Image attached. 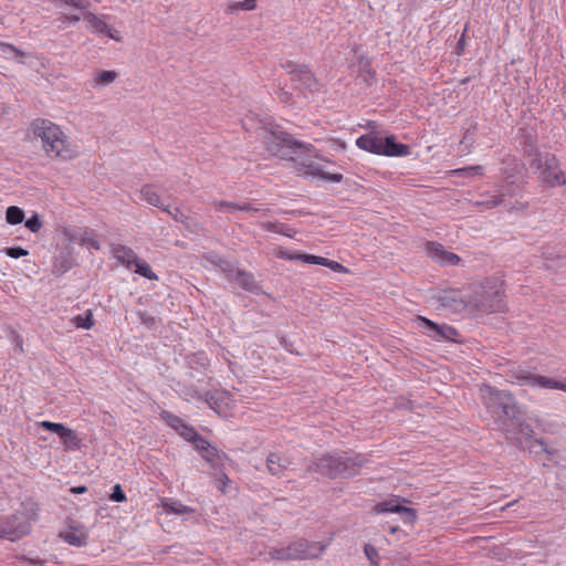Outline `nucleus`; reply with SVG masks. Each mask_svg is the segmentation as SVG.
<instances>
[{"label":"nucleus","instance_id":"f257e3e1","mask_svg":"<svg viewBox=\"0 0 566 566\" xmlns=\"http://www.w3.org/2000/svg\"><path fill=\"white\" fill-rule=\"evenodd\" d=\"M484 399L488 413L493 418L496 429L501 430L515 447L523 446L522 437L531 440L534 430L524 421V410L509 390L488 387Z\"/></svg>","mask_w":566,"mask_h":566},{"label":"nucleus","instance_id":"f03ea898","mask_svg":"<svg viewBox=\"0 0 566 566\" xmlns=\"http://www.w3.org/2000/svg\"><path fill=\"white\" fill-rule=\"evenodd\" d=\"M366 462L364 454L349 455L345 451H336L314 457L307 465V471L328 479H348L357 475Z\"/></svg>","mask_w":566,"mask_h":566},{"label":"nucleus","instance_id":"7ed1b4c3","mask_svg":"<svg viewBox=\"0 0 566 566\" xmlns=\"http://www.w3.org/2000/svg\"><path fill=\"white\" fill-rule=\"evenodd\" d=\"M266 135L264 143L266 150L275 157L286 160H294L293 155L298 153H310L314 146L295 139L275 123L264 125Z\"/></svg>","mask_w":566,"mask_h":566},{"label":"nucleus","instance_id":"20e7f679","mask_svg":"<svg viewBox=\"0 0 566 566\" xmlns=\"http://www.w3.org/2000/svg\"><path fill=\"white\" fill-rule=\"evenodd\" d=\"M471 311L483 313H501L506 310L503 283L497 279H485L468 295Z\"/></svg>","mask_w":566,"mask_h":566},{"label":"nucleus","instance_id":"39448f33","mask_svg":"<svg viewBox=\"0 0 566 566\" xmlns=\"http://www.w3.org/2000/svg\"><path fill=\"white\" fill-rule=\"evenodd\" d=\"M31 128L34 136L41 138L42 148L49 157L64 160L72 158L73 150L60 126L49 119L38 118L32 123Z\"/></svg>","mask_w":566,"mask_h":566},{"label":"nucleus","instance_id":"423d86ee","mask_svg":"<svg viewBox=\"0 0 566 566\" xmlns=\"http://www.w3.org/2000/svg\"><path fill=\"white\" fill-rule=\"evenodd\" d=\"M355 145L367 153L386 157H406L411 153L410 146L397 142L395 135L381 137L376 132H369L359 136Z\"/></svg>","mask_w":566,"mask_h":566},{"label":"nucleus","instance_id":"0eeeda50","mask_svg":"<svg viewBox=\"0 0 566 566\" xmlns=\"http://www.w3.org/2000/svg\"><path fill=\"white\" fill-rule=\"evenodd\" d=\"M329 542H308L305 538H298L285 547L271 548L270 558L280 562L302 560L318 558L328 546Z\"/></svg>","mask_w":566,"mask_h":566},{"label":"nucleus","instance_id":"6e6552de","mask_svg":"<svg viewBox=\"0 0 566 566\" xmlns=\"http://www.w3.org/2000/svg\"><path fill=\"white\" fill-rule=\"evenodd\" d=\"M35 518L34 512L21 509L0 520L7 539L14 542L28 535L31 531V522Z\"/></svg>","mask_w":566,"mask_h":566},{"label":"nucleus","instance_id":"1a4fd4ad","mask_svg":"<svg viewBox=\"0 0 566 566\" xmlns=\"http://www.w3.org/2000/svg\"><path fill=\"white\" fill-rule=\"evenodd\" d=\"M407 502L409 501L405 497L392 495L391 497L377 503L371 509V512L376 514L395 513L400 515L405 524L412 525L416 523L418 514L415 509L405 505Z\"/></svg>","mask_w":566,"mask_h":566},{"label":"nucleus","instance_id":"9d476101","mask_svg":"<svg viewBox=\"0 0 566 566\" xmlns=\"http://www.w3.org/2000/svg\"><path fill=\"white\" fill-rule=\"evenodd\" d=\"M542 175L543 182L548 187L566 186V176L560 168L558 158L551 153L541 155L539 169H532Z\"/></svg>","mask_w":566,"mask_h":566},{"label":"nucleus","instance_id":"9b49d317","mask_svg":"<svg viewBox=\"0 0 566 566\" xmlns=\"http://www.w3.org/2000/svg\"><path fill=\"white\" fill-rule=\"evenodd\" d=\"M517 138L528 167L531 169H539L542 153L537 148V134L534 129L521 128Z\"/></svg>","mask_w":566,"mask_h":566},{"label":"nucleus","instance_id":"f8f14e48","mask_svg":"<svg viewBox=\"0 0 566 566\" xmlns=\"http://www.w3.org/2000/svg\"><path fill=\"white\" fill-rule=\"evenodd\" d=\"M513 377L521 385H530L532 387H541L547 389H558L566 392V378L557 380L542 375H534L527 370H518Z\"/></svg>","mask_w":566,"mask_h":566},{"label":"nucleus","instance_id":"ddd939ff","mask_svg":"<svg viewBox=\"0 0 566 566\" xmlns=\"http://www.w3.org/2000/svg\"><path fill=\"white\" fill-rule=\"evenodd\" d=\"M419 326L422 327L424 333L437 342L441 340H451L459 342L457 337L459 336V332L453 326L448 324H438L427 317L419 316Z\"/></svg>","mask_w":566,"mask_h":566},{"label":"nucleus","instance_id":"4468645a","mask_svg":"<svg viewBox=\"0 0 566 566\" xmlns=\"http://www.w3.org/2000/svg\"><path fill=\"white\" fill-rule=\"evenodd\" d=\"M160 418L188 442L195 440V437L199 433L195 427L186 423L179 416L170 411L163 410Z\"/></svg>","mask_w":566,"mask_h":566},{"label":"nucleus","instance_id":"2eb2a0df","mask_svg":"<svg viewBox=\"0 0 566 566\" xmlns=\"http://www.w3.org/2000/svg\"><path fill=\"white\" fill-rule=\"evenodd\" d=\"M426 251L432 260L441 265H458L461 262V258L458 254L447 251L443 245L438 242H427Z\"/></svg>","mask_w":566,"mask_h":566},{"label":"nucleus","instance_id":"dca6fc26","mask_svg":"<svg viewBox=\"0 0 566 566\" xmlns=\"http://www.w3.org/2000/svg\"><path fill=\"white\" fill-rule=\"evenodd\" d=\"M438 300L443 307L450 308L455 313H460L464 310H470L468 296L463 297L460 291H443L442 293L439 294Z\"/></svg>","mask_w":566,"mask_h":566},{"label":"nucleus","instance_id":"f3484780","mask_svg":"<svg viewBox=\"0 0 566 566\" xmlns=\"http://www.w3.org/2000/svg\"><path fill=\"white\" fill-rule=\"evenodd\" d=\"M292 82H297L298 85L295 88H302L310 93H316L319 91L321 84L308 65L304 64L296 75L292 78Z\"/></svg>","mask_w":566,"mask_h":566},{"label":"nucleus","instance_id":"a211bd4d","mask_svg":"<svg viewBox=\"0 0 566 566\" xmlns=\"http://www.w3.org/2000/svg\"><path fill=\"white\" fill-rule=\"evenodd\" d=\"M228 280L237 283L242 290L259 294L261 292V286L254 280V276L251 272L245 270H238L234 272V275L228 274Z\"/></svg>","mask_w":566,"mask_h":566},{"label":"nucleus","instance_id":"6ab92c4d","mask_svg":"<svg viewBox=\"0 0 566 566\" xmlns=\"http://www.w3.org/2000/svg\"><path fill=\"white\" fill-rule=\"evenodd\" d=\"M74 266V259L72 253L64 249L53 258L52 273L61 276Z\"/></svg>","mask_w":566,"mask_h":566},{"label":"nucleus","instance_id":"aec40b11","mask_svg":"<svg viewBox=\"0 0 566 566\" xmlns=\"http://www.w3.org/2000/svg\"><path fill=\"white\" fill-rule=\"evenodd\" d=\"M302 166L305 167V170L303 171V176H313V177H318V178H322L326 181H329V182H334V184H338L343 180V175L342 174H332V172H327L325 171L319 165L317 164H314V163H310V164H305V163H302Z\"/></svg>","mask_w":566,"mask_h":566},{"label":"nucleus","instance_id":"412c9836","mask_svg":"<svg viewBox=\"0 0 566 566\" xmlns=\"http://www.w3.org/2000/svg\"><path fill=\"white\" fill-rule=\"evenodd\" d=\"M176 222L181 223L185 229L190 233H198L201 230L200 224L190 216L182 213L179 208L170 209L168 206V211H166Z\"/></svg>","mask_w":566,"mask_h":566},{"label":"nucleus","instance_id":"4be33fe9","mask_svg":"<svg viewBox=\"0 0 566 566\" xmlns=\"http://www.w3.org/2000/svg\"><path fill=\"white\" fill-rule=\"evenodd\" d=\"M199 454L205 461H207L210 464L211 469H213L214 471H218L220 469L224 460H229V457L224 452L219 451L216 447L211 444H209V447Z\"/></svg>","mask_w":566,"mask_h":566},{"label":"nucleus","instance_id":"5701e85b","mask_svg":"<svg viewBox=\"0 0 566 566\" xmlns=\"http://www.w3.org/2000/svg\"><path fill=\"white\" fill-rule=\"evenodd\" d=\"M140 198L148 205L159 208L163 211H168V206H165L161 201L160 196L154 189L153 185H144L140 188Z\"/></svg>","mask_w":566,"mask_h":566},{"label":"nucleus","instance_id":"b1692460","mask_svg":"<svg viewBox=\"0 0 566 566\" xmlns=\"http://www.w3.org/2000/svg\"><path fill=\"white\" fill-rule=\"evenodd\" d=\"M84 20L87 22V28H90L93 32L99 34L106 33L109 38L114 39L109 25L105 21L97 18V15L93 12H86L84 14Z\"/></svg>","mask_w":566,"mask_h":566},{"label":"nucleus","instance_id":"393cba45","mask_svg":"<svg viewBox=\"0 0 566 566\" xmlns=\"http://www.w3.org/2000/svg\"><path fill=\"white\" fill-rule=\"evenodd\" d=\"M286 464L287 460L277 453H270L266 459V468L272 475L280 476Z\"/></svg>","mask_w":566,"mask_h":566},{"label":"nucleus","instance_id":"a878e982","mask_svg":"<svg viewBox=\"0 0 566 566\" xmlns=\"http://www.w3.org/2000/svg\"><path fill=\"white\" fill-rule=\"evenodd\" d=\"M115 256L117 260L126 265L128 269L138 261V256L132 248L125 245H118L115 249Z\"/></svg>","mask_w":566,"mask_h":566},{"label":"nucleus","instance_id":"bb28decb","mask_svg":"<svg viewBox=\"0 0 566 566\" xmlns=\"http://www.w3.org/2000/svg\"><path fill=\"white\" fill-rule=\"evenodd\" d=\"M504 196H505V192H502L499 196L483 193L480 196V199L474 202V206L483 207L485 209H492V208L500 206L503 202Z\"/></svg>","mask_w":566,"mask_h":566},{"label":"nucleus","instance_id":"cd10ccee","mask_svg":"<svg viewBox=\"0 0 566 566\" xmlns=\"http://www.w3.org/2000/svg\"><path fill=\"white\" fill-rule=\"evenodd\" d=\"M62 444L69 450H78L82 446V439L70 428L62 433L60 438Z\"/></svg>","mask_w":566,"mask_h":566},{"label":"nucleus","instance_id":"c85d7f7f","mask_svg":"<svg viewBox=\"0 0 566 566\" xmlns=\"http://www.w3.org/2000/svg\"><path fill=\"white\" fill-rule=\"evenodd\" d=\"M163 507L167 513L177 514V515L191 514L195 512V510L192 507L187 506V505L182 504L181 502L174 501V500H166L163 503Z\"/></svg>","mask_w":566,"mask_h":566},{"label":"nucleus","instance_id":"c756f323","mask_svg":"<svg viewBox=\"0 0 566 566\" xmlns=\"http://www.w3.org/2000/svg\"><path fill=\"white\" fill-rule=\"evenodd\" d=\"M262 228L270 231V232H275V233H280V234H283L287 238H293L296 233V231L294 229H292L289 224L286 223H273V222H264L262 224Z\"/></svg>","mask_w":566,"mask_h":566},{"label":"nucleus","instance_id":"7c9ffc66","mask_svg":"<svg viewBox=\"0 0 566 566\" xmlns=\"http://www.w3.org/2000/svg\"><path fill=\"white\" fill-rule=\"evenodd\" d=\"M484 168L481 165H474V166H467L462 168H458L451 171L452 176L454 177H465V178H472L476 176H483Z\"/></svg>","mask_w":566,"mask_h":566},{"label":"nucleus","instance_id":"2f4dec72","mask_svg":"<svg viewBox=\"0 0 566 566\" xmlns=\"http://www.w3.org/2000/svg\"><path fill=\"white\" fill-rule=\"evenodd\" d=\"M24 220V211L18 206H10L6 211V221L11 226L22 223Z\"/></svg>","mask_w":566,"mask_h":566},{"label":"nucleus","instance_id":"473e14b6","mask_svg":"<svg viewBox=\"0 0 566 566\" xmlns=\"http://www.w3.org/2000/svg\"><path fill=\"white\" fill-rule=\"evenodd\" d=\"M80 244L88 249L99 250L101 243L95 234L94 230L85 229L82 237L80 238Z\"/></svg>","mask_w":566,"mask_h":566},{"label":"nucleus","instance_id":"72a5a7b5","mask_svg":"<svg viewBox=\"0 0 566 566\" xmlns=\"http://www.w3.org/2000/svg\"><path fill=\"white\" fill-rule=\"evenodd\" d=\"M72 322L77 328L90 329L94 325L92 310L85 311L84 315H77L73 317Z\"/></svg>","mask_w":566,"mask_h":566},{"label":"nucleus","instance_id":"f704fd0d","mask_svg":"<svg viewBox=\"0 0 566 566\" xmlns=\"http://www.w3.org/2000/svg\"><path fill=\"white\" fill-rule=\"evenodd\" d=\"M135 273L148 280H158L157 274L151 270L150 265L143 259H138L135 263Z\"/></svg>","mask_w":566,"mask_h":566},{"label":"nucleus","instance_id":"c9c22d12","mask_svg":"<svg viewBox=\"0 0 566 566\" xmlns=\"http://www.w3.org/2000/svg\"><path fill=\"white\" fill-rule=\"evenodd\" d=\"M136 315L139 322L146 326L148 329H156L160 325V319L150 315L145 311H137Z\"/></svg>","mask_w":566,"mask_h":566},{"label":"nucleus","instance_id":"e433bc0d","mask_svg":"<svg viewBox=\"0 0 566 566\" xmlns=\"http://www.w3.org/2000/svg\"><path fill=\"white\" fill-rule=\"evenodd\" d=\"M63 539L72 546L82 547L86 545L87 537L83 533L77 534L76 532H66L63 535Z\"/></svg>","mask_w":566,"mask_h":566},{"label":"nucleus","instance_id":"4c0bfd02","mask_svg":"<svg viewBox=\"0 0 566 566\" xmlns=\"http://www.w3.org/2000/svg\"><path fill=\"white\" fill-rule=\"evenodd\" d=\"M291 260H300L304 263L308 264H316L324 266V263L326 262V258L314 255V254H307V253H297L294 256L290 258Z\"/></svg>","mask_w":566,"mask_h":566},{"label":"nucleus","instance_id":"58836bf2","mask_svg":"<svg viewBox=\"0 0 566 566\" xmlns=\"http://www.w3.org/2000/svg\"><path fill=\"white\" fill-rule=\"evenodd\" d=\"M117 77V73L115 71H101L97 73L95 78L96 85L106 86L113 83Z\"/></svg>","mask_w":566,"mask_h":566},{"label":"nucleus","instance_id":"ea45409f","mask_svg":"<svg viewBox=\"0 0 566 566\" xmlns=\"http://www.w3.org/2000/svg\"><path fill=\"white\" fill-rule=\"evenodd\" d=\"M478 130V124L472 123L464 132L463 137L461 139V144L465 145V147H472L475 143V133Z\"/></svg>","mask_w":566,"mask_h":566},{"label":"nucleus","instance_id":"a19ab883","mask_svg":"<svg viewBox=\"0 0 566 566\" xmlns=\"http://www.w3.org/2000/svg\"><path fill=\"white\" fill-rule=\"evenodd\" d=\"M40 427L43 428L44 430H48V431L53 432V433H56L59 436V438L62 437V433L67 428L66 426H64L61 422H52V421H49V420H44V421L40 422Z\"/></svg>","mask_w":566,"mask_h":566},{"label":"nucleus","instance_id":"79ce46f5","mask_svg":"<svg viewBox=\"0 0 566 566\" xmlns=\"http://www.w3.org/2000/svg\"><path fill=\"white\" fill-rule=\"evenodd\" d=\"M258 0H243L233 2L229 6V11L234 12L238 10L252 11L256 8Z\"/></svg>","mask_w":566,"mask_h":566},{"label":"nucleus","instance_id":"37998d69","mask_svg":"<svg viewBox=\"0 0 566 566\" xmlns=\"http://www.w3.org/2000/svg\"><path fill=\"white\" fill-rule=\"evenodd\" d=\"M0 52L3 54V55H12V57H24L25 56V53L18 49L17 46L10 44V43H6V42H0Z\"/></svg>","mask_w":566,"mask_h":566},{"label":"nucleus","instance_id":"c03bdc74","mask_svg":"<svg viewBox=\"0 0 566 566\" xmlns=\"http://www.w3.org/2000/svg\"><path fill=\"white\" fill-rule=\"evenodd\" d=\"M526 442L531 443V446L534 443V444H537L541 447V451L546 453L549 458V460H552V457H554L556 453H557V450L556 449H553V448H549L545 440L542 439V438H534V434L532 436L531 440H525Z\"/></svg>","mask_w":566,"mask_h":566},{"label":"nucleus","instance_id":"a18cd8bd","mask_svg":"<svg viewBox=\"0 0 566 566\" xmlns=\"http://www.w3.org/2000/svg\"><path fill=\"white\" fill-rule=\"evenodd\" d=\"M2 253L12 259H19L29 255V251L22 247H7L2 249Z\"/></svg>","mask_w":566,"mask_h":566},{"label":"nucleus","instance_id":"49530a36","mask_svg":"<svg viewBox=\"0 0 566 566\" xmlns=\"http://www.w3.org/2000/svg\"><path fill=\"white\" fill-rule=\"evenodd\" d=\"M376 73L369 67V62L361 67L360 77L367 86H371L375 83Z\"/></svg>","mask_w":566,"mask_h":566},{"label":"nucleus","instance_id":"de8ad7c7","mask_svg":"<svg viewBox=\"0 0 566 566\" xmlns=\"http://www.w3.org/2000/svg\"><path fill=\"white\" fill-rule=\"evenodd\" d=\"M25 228H28L31 232L36 233L42 228V221L38 213L32 214L24 222Z\"/></svg>","mask_w":566,"mask_h":566},{"label":"nucleus","instance_id":"09e8293b","mask_svg":"<svg viewBox=\"0 0 566 566\" xmlns=\"http://www.w3.org/2000/svg\"><path fill=\"white\" fill-rule=\"evenodd\" d=\"M214 205V208L217 211H227V212H234V211H238V203L235 202H230V201H226V200H219V201H214L213 202Z\"/></svg>","mask_w":566,"mask_h":566},{"label":"nucleus","instance_id":"8fccbe9b","mask_svg":"<svg viewBox=\"0 0 566 566\" xmlns=\"http://www.w3.org/2000/svg\"><path fill=\"white\" fill-rule=\"evenodd\" d=\"M109 500L116 503H122L126 501V494L120 484H115L112 489V493L109 494Z\"/></svg>","mask_w":566,"mask_h":566},{"label":"nucleus","instance_id":"3c124183","mask_svg":"<svg viewBox=\"0 0 566 566\" xmlns=\"http://www.w3.org/2000/svg\"><path fill=\"white\" fill-rule=\"evenodd\" d=\"M190 443L198 451V453L205 451L210 444L209 441L200 433H198L197 437H195V440H192Z\"/></svg>","mask_w":566,"mask_h":566},{"label":"nucleus","instance_id":"603ef678","mask_svg":"<svg viewBox=\"0 0 566 566\" xmlns=\"http://www.w3.org/2000/svg\"><path fill=\"white\" fill-rule=\"evenodd\" d=\"M364 553H365V556L367 557V559L371 563V564H376L378 558H379V554H378V551L375 546H373L371 544H365L364 545Z\"/></svg>","mask_w":566,"mask_h":566},{"label":"nucleus","instance_id":"864d4df0","mask_svg":"<svg viewBox=\"0 0 566 566\" xmlns=\"http://www.w3.org/2000/svg\"><path fill=\"white\" fill-rule=\"evenodd\" d=\"M304 64L295 63L294 61H286L282 64V67L287 72L291 80L296 75Z\"/></svg>","mask_w":566,"mask_h":566},{"label":"nucleus","instance_id":"5fc2aeb1","mask_svg":"<svg viewBox=\"0 0 566 566\" xmlns=\"http://www.w3.org/2000/svg\"><path fill=\"white\" fill-rule=\"evenodd\" d=\"M206 401L209 403L211 408H216L220 406V402L222 401V398L218 396L217 394H213L211 391L206 392Z\"/></svg>","mask_w":566,"mask_h":566},{"label":"nucleus","instance_id":"6e6d98bb","mask_svg":"<svg viewBox=\"0 0 566 566\" xmlns=\"http://www.w3.org/2000/svg\"><path fill=\"white\" fill-rule=\"evenodd\" d=\"M277 98L284 104H293V94L284 88L276 92Z\"/></svg>","mask_w":566,"mask_h":566},{"label":"nucleus","instance_id":"4d7b16f0","mask_svg":"<svg viewBox=\"0 0 566 566\" xmlns=\"http://www.w3.org/2000/svg\"><path fill=\"white\" fill-rule=\"evenodd\" d=\"M324 266L329 268L334 272H346L347 271L345 269V266L342 265L339 262L334 261V260H329L327 258H326V262L324 263Z\"/></svg>","mask_w":566,"mask_h":566},{"label":"nucleus","instance_id":"13d9d810","mask_svg":"<svg viewBox=\"0 0 566 566\" xmlns=\"http://www.w3.org/2000/svg\"><path fill=\"white\" fill-rule=\"evenodd\" d=\"M220 268L227 277H228V274L234 275V272L239 270V269L234 268V265L229 261H221Z\"/></svg>","mask_w":566,"mask_h":566},{"label":"nucleus","instance_id":"bf43d9fd","mask_svg":"<svg viewBox=\"0 0 566 566\" xmlns=\"http://www.w3.org/2000/svg\"><path fill=\"white\" fill-rule=\"evenodd\" d=\"M64 2L77 9H86L88 6V2L84 0H64Z\"/></svg>","mask_w":566,"mask_h":566},{"label":"nucleus","instance_id":"052dcab7","mask_svg":"<svg viewBox=\"0 0 566 566\" xmlns=\"http://www.w3.org/2000/svg\"><path fill=\"white\" fill-rule=\"evenodd\" d=\"M465 45H467L465 40L464 39H459V41L457 42V45L454 48L453 53L455 55H458V56H461L464 53Z\"/></svg>","mask_w":566,"mask_h":566},{"label":"nucleus","instance_id":"680f3d73","mask_svg":"<svg viewBox=\"0 0 566 566\" xmlns=\"http://www.w3.org/2000/svg\"><path fill=\"white\" fill-rule=\"evenodd\" d=\"M238 211H245V212H259L261 209L255 208L251 206L250 203H238Z\"/></svg>","mask_w":566,"mask_h":566},{"label":"nucleus","instance_id":"e2e57ef3","mask_svg":"<svg viewBox=\"0 0 566 566\" xmlns=\"http://www.w3.org/2000/svg\"><path fill=\"white\" fill-rule=\"evenodd\" d=\"M70 492L73 494H83V493L87 492V486H85V485L72 486L70 489Z\"/></svg>","mask_w":566,"mask_h":566},{"label":"nucleus","instance_id":"0e129e2a","mask_svg":"<svg viewBox=\"0 0 566 566\" xmlns=\"http://www.w3.org/2000/svg\"><path fill=\"white\" fill-rule=\"evenodd\" d=\"M24 560L32 565H35V566H43V564H44V560L39 557H35V558L24 557Z\"/></svg>","mask_w":566,"mask_h":566},{"label":"nucleus","instance_id":"69168bd1","mask_svg":"<svg viewBox=\"0 0 566 566\" xmlns=\"http://www.w3.org/2000/svg\"><path fill=\"white\" fill-rule=\"evenodd\" d=\"M80 20H81L80 15L72 14V15H64L63 22L75 23V22H78Z\"/></svg>","mask_w":566,"mask_h":566},{"label":"nucleus","instance_id":"338daca9","mask_svg":"<svg viewBox=\"0 0 566 566\" xmlns=\"http://www.w3.org/2000/svg\"><path fill=\"white\" fill-rule=\"evenodd\" d=\"M218 474H219V481L220 482H222L223 484L229 482V478H228V475L224 472L220 471Z\"/></svg>","mask_w":566,"mask_h":566},{"label":"nucleus","instance_id":"774afa93","mask_svg":"<svg viewBox=\"0 0 566 566\" xmlns=\"http://www.w3.org/2000/svg\"><path fill=\"white\" fill-rule=\"evenodd\" d=\"M366 127L370 128V129H375V128H377V123L375 120H369V122H367Z\"/></svg>","mask_w":566,"mask_h":566}]
</instances>
